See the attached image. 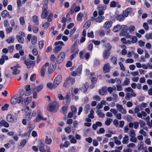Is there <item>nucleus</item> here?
I'll return each mask as SVG.
<instances>
[{
    "label": "nucleus",
    "instance_id": "1",
    "mask_svg": "<svg viewBox=\"0 0 152 152\" xmlns=\"http://www.w3.org/2000/svg\"><path fill=\"white\" fill-rule=\"evenodd\" d=\"M23 94H20L19 95L15 94L10 99L11 104L13 105H15L17 103L20 104L23 101Z\"/></svg>",
    "mask_w": 152,
    "mask_h": 152
},
{
    "label": "nucleus",
    "instance_id": "2",
    "mask_svg": "<svg viewBox=\"0 0 152 152\" xmlns=\"http://www.w3.org/2000/svg\"><path fill=\"white\" fill-rule=\"evenodd\" d=\"M58 108V103L54 101L50 103L47 108L48 111L50 112H54Z\"/></svg>",
    "mask_w": 152,
    "mask_h": 152
},
{
    "label": "nucleus",
    "instance_id": "3",
    "mask_svg": "<svg viewBox=\"0 0 152 152\" xmlns=\"http://www.w3.org/2000/svg\"><path fill=\"white\" fill-rule=\"evenodd\" d=\"M140 110L139 106H137L134 109V113L137 114V116L139 118L144 119L142 117H146L147 115L146 113L144 111H142L141 112H139Z\"/></svg>",
    "mask_w": 152,
    "mask_h": 152
},
{
    "label": "nucleus",
    "instance_id": "4",
    "mask_svg": "<svg viewBox=\"0 0 152 152\" xmlns=\"http://www.w3.org/2000/svg\"><path fill=\"white\" fill-rule=\"evenodd\" d=\"M66 56L65 53L64 52H60L57 56L56 59V63L58 64H59L62 62Z\"/></svg>",
    "mask_w": 152,
    "mask_h": 152
},
{
    "label": "nucleus",
    "instance_id": "5",
    "mask_svg": "<svg viewBox=\"0 0 152 152\" xmlns=\"http://www.w3.org/2000/svg\"><path fill=\"white\" fill-rule=\"evenodd\" d=\"M7 121L9 122L15 123L17 121V118L13 115L9 114L7 115L6 117Z\"/></svg>",
    "mask_w": 152,
    "mask_h": 152
},
{
    "label": "nucleus",
    "instance_id": "6",
    "mask_svg": "<svg viewBox=\"0 0 152 152\" xmlns=\"http://www.w3.org/2000/svg\"><path fill=\"white\" fill-rule=\"evenodd\" d=\"M105 19V17L103 16H99L95 18L94 17H91V20L92 21L95 20L97 23H101L103 22Z\"/></svg>",
    "mask_w": 152,
    "mask_h": 152
},
{
    "label": "nucleus",
    "instance_id": "7",
    "mask_svg": "<svg viewBox=\"0 0 152 152\" xmlns=\"http://www.w3.org/2000/svg\"><path fill=\"white\" fill-rule=\"evenodd\" d=\"M37 116L34 120V122H39L42 120L43 117L42 115V113L39 109L38 108L37 110Z\"/></svg>",
    "mask_w": 152,
    "mask_h": 152
},
{
    "label": "nucleus",
    "instance_id": "8",
    "mask_svg": "<svg viewBox=\"0 0 152 152\" xmlns=\"http://www.w3.org/2000/svg\"><path fill=\"white\" fill-rule=\"evenodd\" d=\"M124 91L126 93L130 92V94L132 97H135L136 96V94L134 92L133 89L130 87L125 88Z\"/></svg>",
    "mask_w": 152,
    "mask_h": 152
},
{
    "label": "nucleus",
    "instance_id": "9",
    "mask_svg": "<svg viewBox=\"0 0 152 152\" xmlns=\"http://www.w3.org/2000/svg\"><path fill=\"white\" fill-rule=\"evenodd\" d=\"M62 79V76L61 75H57L55 78L54 83L55 86H57L61 83Z\"/></svg>",
    "mask_w": 152,
    "mask_h": 152
},
{
    "label": "nucleus",
    "instance_id": "10",
    "mask_svg": "<svg viewBox=\"0 0 152 152\" xmlns=\"http://www.w3.org/2000/svg\"><path fill=\"white\" fill-rule=\"evenodd\" d=\"M117 110L123 114H126V109L124 108L122 105L117 104H116Z\"/></svg>",
    "mask_w": 152,
    "mask_h": 152
},
{
    "label": "nucleus",
    "instance_id": "11",
    "mask_svg": "<svg viewBox=\"0 0 152 152\" xmlns=\"http://www.w3.org/2000/svg\"><path fill=\"white\" fill-rule=\"evenodd\" d=\"M49 65V63L48 62H46L42 66L41 69V72L42 77H44L45 76L46 67Z\"/></svg>",
    "mask_w": 152,
    "mask_h": 152
},
{
    "label": "nucleus",
    "instance_id": "12",
    "mask_svg": "<svg viewBox=\"0 0 152 152\" xmlns=\"http://www.w3.org/2000/svg\"><path fill=\"white\" fill-rule=\"evenodd\" d=\"M121 27L122 31L120 34V36L121 37L125 36L126 32L128 29L127 27L125 25H123Z\"/></svg>",
    "mask_w": 152,
    "mask_h": 152
},
{
    "label": "nucleus",
    "instance_id": "13",
    "mask_svg": "<svg viewBox=\"0 0 152 152\" xmlns=\"http://www.w3.org/2000/svg\"><path fill=\"white\" fill-rule=\"evenodd\" d=\"M39 145H38V147H39V149L41 152H45V151L44 150V148L45 147V145L44 143L41 140H39Z\"/></svg>",
    "mask_w": 152,
    "mask_h": 152
},
{
    "label": "nucleus",
    "instance_id": "14",
    "mask_svg": "<svg viewBox=\"0 0 152 152\" xmlns=\"http://www.w3.org/2000/svg\"><path fill=\"white\" fill-rule=\"evenodd\" d=\"M25 91L24 92V95L26 96H28L31 94V90L30 86L29 85L26 86L25 88Z\"/></svg>",
    "mask_w": 152,
    "mask_h": 152
},
{
    "label": "nucleus",
    "instance_id": "15",
    "mask_svg": "<svg viewBox=\"0 0 152 152\" xmlns=\"http://www.w3.org/2000/svg\"><path fill=\"white\" fill-rule=\"evenodd\" d=\"M132 12V9L131 8L126 9L123 12V15L124 17H127L129 14H131Z\"/></svg>",
    "mask_w": 152,
    "mask_h": 152
},
{
    "label": "nucleus",
    "instance_id": "16",
    "mask_svg": "<svg viewBox=\"0 0 152 152\" xmlns=\"http://www.w3.org/2000/svg\"><path fill=\"white\" fill-rule=\"evenodd\" d=\"M71 51L72 53L77 54L79 52V50L77 48V44L75 43L73 45L71 48Z\"/></svg>",
    "mask_w": 152,
    "mask_h": 152
},
{
    "label": "nucleus",
    "instance_id": "17",
    "mask_svg": "<svg viewBox=\"0 0 152 152\" xmlns=\"http://www.w3.org/2000/svg\"><path fill=\"white\" fill-rule=\"evenodd\" d=\"M112 22L111 21H106L103 25V27L105 29H108L111 27Z\"/></svg>",
    "mask_w": 152,
    "mask_h": 152
},
{
    "label": "nucleus",
    "instance_id": "18",
    "mask_svg": "<svg viewBox=\"0 0 152 152\" xmlns=\"http://www.w3.org/2000/svg\"><path fill=\"white\" fill-rule=\"evenodd\" d=\"M1 15L3 18H5L7 17L10 18L9 13L6 10H4L1 13Z\"/></svg>",
    "mask_w": 152,
    "mask_h": 152
},
{
    "label": "nucleus",
    "instance_id": "19",
    "mask_svg": "<svg viewBox=\"0 0 152 152\" xmlns=\"http://www.w3.org/2000/svg\"><path fill=\"white\" fill-rule=\"evenodd\" d=\"M19 67L20 66L18 64H17V66H15L14 67H11V69H12L13 68L12 72V74H13L16 75L19 73L20 71L17 69L18 67L19 68Z\"/></svg>",
    "mask_w": 152,
    "mask_h": 152
},
{
    "label": "nucleus",
    "instance_id": "20",
    "mask_svg": "<svg viewBox=\"0 0 152 152\" xmlns=\"http://www.w3.org/2000/svg\"><path fill=\"white\" fill-rule=\"evenodd\" d=\"M99 94L102 95H105L107 94V91L106 87H103L99 91Z\"/></svg>",
    "mask_w": 152,
    "mask_h": 152
},
{
    "label": "nucleus",
    "instance_id": "21",
    "mask_svg": "<svg viewBox=\"0 0 152 152\" xmlns=\"http://www.w3.org/2000/svg\"><path fill=\"white\" fill-rule=\"evenodd\" d=\"M110 66L109 63L105 64L103 68V70L105 73L108 72L110 70Z\"/></svg>",
    "mask_w": 152,
    "mask_h": 152
},
{
    "label": "nucleus",
    "instance_id": "22",
    "mask_svg": "<svg viewBox=\"0 0 152 152\" xmlns=\"http://www.w3.org/2000/svg\"><path fill=\"white\" fill-rule=\"evenodd\" d=\"M31 112L30 111H26L25 118L27 120H29L32 118Z\"/></svg>",
    "mask_w": 152,
    "mask_h": 152
},
{
    "label": "nucleus",
    "instance_id": "23",
    "mask_svg": "<svg viewBox=\"0 0 152 152\" xmlns=\"http://www.w3.org/2000/svg\"><path fill=\"white\" fill-rule=\"evenodd\" d=\"M78 91V89L77 88H71L69 90V94H71L72 95H74V94H76L77 93Z\"/></svg>",
    "mask_w": 152,
    "mask_h": 152
},
{
    "label": "nucleus",
    "instance_id": "24",
    "mask_svg": "<svg viewBox=\"0 0 152 152\" xmlns=\"http://www.w3.org/2000/svg\"><path fill=\"white\" fill-rule=\"evenodd\" d=\"M32 21L35 25H38L39 24V20L38 18V16L36 15H34L32 17Z\"/></svg>",
    "mask_w": 152,
    "mask_h": 152
},
{
    "label": "nucleus",
    "instance_id": "25",
    "mask_svg": "<svg viewBox=\"0 0 152 152\" xmlns=\"http://www.w3.org/2000/svg\"><path fill=\"white\" fill-rule=\"evenodd\" d=\"M129 137L128 135L125 134L123 139L122 143L124 144H127L129 143Z\"/></svg>",
    "mask_w": 152,
    "mask_h": 152
},
{
    "label": "nucleus",
    "instance_id": "26",
    "mask_svg": "<svg viewBox=\"0 0 152 152\" xmlns=\"http://www.w3.org/2000/svg\"><path fill=\"white\" fill-rule=\"evenodd\" d=\"M63 102L66 105H68L70 102V98L69 96L67 95L64 99Z\"/></svg>",
    "mask_w": 152,
    "mask_h": 152
},
{
    "label": "nucleus",
    "instance_id": "27",
    "mask_svg": "<svg viewBox=\"0 0 152 152\" xmlns=\"http://www.w3.org/2000/svg\"><path fill=\"white\" fill-rule=\"evenodd\" d=\"M43 85L40 84L37 87H32L31 88L33 91H35L36 89L37 91L39 92L42 90L43 88Z\"/></svg>",
    "mask_w": 152,
    "mask_h": 152
},
{
    "label": "nucleus",
    "instance_id": "28",
    "mask_svg": "<svg viewBox=\"0 0 152 152\" xmlns=\"http://www.w3.org/2000/svg\"><path fill=\"white\" fill-rule=\"evenodd\" d=\"M109 51L107 50H106L104 51L103 56L104 58L107 59L108 58L110 54Z\"/></svg>",
    "mask_w": 152,
    "mask_h": 152
},
{
    "label": "nucleus",
    "instance_id": "29",
    "mask_svg": "<svg viewBox=\"0 0 152 152\" xmlns=\"http://www.w3.org/2000/svg\"><path fill=\"white\" fill-rule=\"evenodd\" d=\"M68 138L69 140H70V141L71 143L75 144L76 143L77 140L75 139L74 136L72 135H69Z\"/></svg>",
    "mask_w": 152,
    "mask_h": 152
},
{
    "label": "nucleus",
    "instance_id": "30",
    "mask_svg": "<svg viewBox=\"0 0 152 152\" xmlns=\"http://www.w3.org/2000/svg\"><path fill=\"white\" fill-rule=\"evenodd\" d=\"M62 48V47L60 45H59L55 47L53 50V51L55 53H57L60 51Z\"/></svg>",
    "mask_w": 152,
    "mask_h": 152
},
{
    "label": "nucleus",
    "instance_id": "31",
    "mask_svg": "<svg viewBox=\"0 0 152 152\" xmlns=\"http://www.w3.org/2000/svg\"><path fill=\"white\" fill-rule=\"evenodd\" d=\"M47 86L48 88L51 90L55 89L57 87L55 85L54 83L53 84L50 83H48L47 85Z\"/></svg>",
    "mask_w": 152,
    "mask_h": 152
},
{
    "label": "nucleus",
    "instance_id": "32",
    "mask_svg": "<svg viewBox=\"0 0 152 152\" xmlns=\"http://www.w3.org/2000/svg\"><path fill=\"white\" fill-rule=\"evenodd\" d=\"M0 126H3L6 127H8L9 126V124L4 120H1L0 122Z\"/></svg>",
    "mask_w": 152,
    "mask_h": 152
},
{
    "label": "nucleus",
    "instance_id": "33",
    "mask_svg": "<svg viewBox=\"0 0 152 152\" xmlns=\"http://www.w3.org/2000/svg\"><path fill=\"white\" fill-rule=\"evenodd\" d=\"M91 25V20H88L84 25L83 28L84 29H88Z\"/></svg>",
    "mask_w": 152,
    "mask_h": 152
},
{
    "label": "nucleus",
    "instance_id": "34",
    "mask_svg": "<svg viewBox=\"0 0 152 152\" xmlns=\"http://www.w3.org/2000/svg\"><path fill=\"white\" fill-rule=\"evenodd\" d=\"M16 38L20 43H24V41L23 37L18 35L16 36Z\"/></svg>",
    "mask_w": 152,
    "mask_h": 152
},
{
    "label": "nucleus",
    "instance_id": "35",
    "mask_svg": "<svg viewBox=\"0 0 152 152\" xmlns=\"http://www.w3.org/2000/svg\"><path fill=\"white\" fill-rule=\"evenodd\" d=\"M94 73H92L90 74V76H89L91 78V81L93 83H95L96 82L97 79V78L96 77H92V76H94Z\"/></svg>",
    "mask_w": 152,
    "mask_h": 152
},
{
    "label": "nucleus",
    "instance_id": "36",
    "mask_svg": "<svg viewBox=\"0 0 152 152\" xmlns=\"http://www.w3.org/2000/svg\"><path fill=\"white\" fill-rule=\"evenodd\" d=\"M121 26L120 25H117L114 27L113 29V31L114 32H116L119 31L121 29Z\"/></svg>",
    "mask_w": 152,
    "mask_h": 152
},
{
    "label": "nucleus",
    "instance_id": "37",
    "mask_svg": "<svg viewBox=\"0 0 152 152\" xmlns=\"http://www.w3.org/2000/svg\"><path fill=\"white\" fill-rule=\"evenodd\" d=\"M88 87V86L87 83H86L83 86L80 88V90L81 91L83 92L84 93L87 90V88Z\"/></svg>",
    "mask_w": 152,
    "mask_h": 152
},
{
    "label": "nucleus",
    "instance_id": "38",
    "mask_svg": "<svg viewBox=\"0 0 152 152\" xmlns=\"http://www.w3.org/2000/svg\"><path fill=\"white\" fill-rule=\"evenodd\" d=\"M96 113L98 115V116L100 117L103 118L104 117V113L101 112V110L97 109V110Z\"/></svg>",
    "mask_w": 152,
    "mask_h": 152
},
{
    "label": "nucleus",
    "instance_id": "39",
    "mask_svg": "<svg viewBox=\"0 0 152 152\" xmlns=\"http://www.w3.org/2000/svg\"><path fill=\"white\" fill-rule=\"evenodd\" d=\"M82 66L80 65L78 67L77 71V76H80L81 73Z\"/></svg>",
    "mask_w": 152,
    "mask_h": 152
},
{
    "label": "nucleus",
    "instance_id": "40",
    "mask_svg": "<svg viewBox=\"0 0 152 152\" xmlns=\"http://www.w3.org/2000/svg\"><path fill=\"white\" fill-rule=\"evenodd\" d=\"M56 59V56H55V55L53 54L51 56H50V60L52 61V63L53 62L55 63L54 65L53 64H52V66L53 67L54 66L55 67L56 66V64L55 63V60Z\"/></svg>",
    "mask_w": 152,
    "mask_h": 152
},
{
    "label": "nucleus",
    "instance_id": "41",
    "mask_svg": "<svg viewBox=\"0 0 152 152\" xmlns=\"http://www.w3.org/2000/svg\"><path fill=\"white\" fill-rule=\"evenodd\" d=\"M52 141V139L48 137V136H46L45 138V142L48 145L50 144Z\"/></svg>",
    "mask_w": 152,
    "mask_h": 152
},
{
    "label": "nucleus",
    "instance_id": "42",
    "mask_svg": "<svg viewBox=\"0 0 152 152\" xmlns=\"http://www.w3.org/2000/svg\"><path fill=\"white\" fill-rule=\"evenodd\" d=\"M130 83V79L126 78L125 80L122 83V85L124 86H127Z\"/></svg>",
    "mask_w": 152,
    "mask_h": 152
},
{
    "label": "nucleus",
    "instance_id": "43",
    "mask_svg": "<svg viewBox=\"0 0 152 152\" xmlns=\"http://www.w3.org/2000/svg\"><path fill=\"white\" fill-rule=\"evenodd\" d=\"M48 14L47 11L42 10V14L41 16V18L42 19L45 18Z\"/></svg>",
    "mask_w": 152,
    "mask_h": 152
},
{
    "label": "nucleus",
    "instance_id": "44",
    "mask_svg": "<svg viewBox=\"0 0 152 152\" xmlns=\"http://www.w3.org/2000/svg\"><path fill=\"white\" fill-rule=\"evenodd\" d=\"M32 101V98L29 97L26 98L24 100V102L26 104H28Z\"/></svg>",
    "mask_w": 152,
    "mask_h": 152
},
{
    "label": "nucleus",
    "instance_id": "45",
    "mask_svg": "<svg viewBox=\"0 0 152 152\" xmlns=\"http://www.w3.org/2000/svg\"><path fill=\"white\" fill-rule=\"evenodd\" d=\"M113 87L114 88H112L111 87H108L107 88V91L109 94H112V92H113V90H115L116 89V88L115 87V86H113Z\"/></svg>",
    "mask_w": 152,
    "mask_h": 152
},
{
    "label": "nucleus",
    "instance_id": "46",
    "mask_svg": "<svg viewBox=\"0 0 152 152\" xmlns=\"http://www.w3.org/2000/svg\"><path fill=\"white\" fill-rule=\"evenodd\" d=\"M24 63L27 66L28 68H29L30 67L31 61L27 60L25 61Z\"/></svg>",
    "mask_w": 152,
    "mask_h": 152
},
{
    "label": "nucleus",
    "instance_id": "47",
    "mask_svg": "<svg viewBox=\"0 0 152 152\" xmlns=\"http://www.w3.org/2000/svg\"><path fill=\"white\" fill-rule=\"evenodd\" d=\"M7 41L9 43H13L14 41V38L12 37H10L7 39Z\"/></svg>",
    "mask_w": 152,
    "mask_h": 152
},
{
    "label": "nucleus",
    "instance_id": "48",
    "mask_svg": "<svg viewBox=\"0 0 152 152\" xmlns=\"http://www.w3.org/2000/svg\"><path fill=\"white\" fill-rule=\"evenodd\" d=\"M115 18L117 20L119 21H121L123 20L124 19V16L123 15H118L115 17Z\"/></svg>",
    "mask_w": 152,
    "mask_h": 152
},
{
    "label": "nucleus",
    "instance_id": "49",
    "mask_svg": "<svg viewBox=\"0 0 152 152\" xmlns=\"http://www.w3.org/2000/svg\"><path fill=\"white\" fill-rule=\"evenodd\" d=\"M90 106L89 104H87L86 105L84 109L85 113H88L90 109Z\"/></svg>",
    "mask_w": 152,
    "mask_h": 152
},
{
    "label": "nucleus",
    "instance_id": "50",
    "mask_svg": "<svg viewBox=\"0 0 152 152\" xmlns=\"http://www.w3.org/2000/svg\"><path fill=\"white\" fill-rule=\"evenodd\" d=\"M83 16V14L81 13H79L77 16V19L78 21H80L82 20V17Z\"/></svg>",
    "mask_w": 152,
    "mask_h": 152
},
{
    "label": "nucleus",
    "instance_id": "51",
    "mask_svg": "<svg viewBox=\"0 0 152 152\" xmlns=\"http://www.w3.org/2000/svg\"><path fill=\"white\" fill-rule=\"evenodd\" d=\"M31 42L32 44L33 45L37 43V39L36 36H33L32 37L31 39Z\"/></svg>",
    "mask_w": 152,
    "mask_h": 152
},
{
    "label": "nucleus",
    "instance_id": "52",
    "mask_svg": "<svg viewBox=\"0 0 152 152\" xmlns=\"http://www.w3.org/2000/svg\"><path fill=\"white\" fill-rule=\"evenodd\" d=\"M19 21L21 25L22 26L24 25L25 23V22L24 20V18L23 17H21L20 18Z\"/></svg>",
    "mask_w": 152,
    "mask_h": 152
},
{
    "label": "nucleus",
    "instance_id": "53",
    "mask_svg": "<svg viewBox=\"0 0 152 152\" xmlns=\"http://www.w3.org/2000/svg\"><path fill=\"white\" fill-rule=\"evenodd\" d=\"M130 37L131 38V39L132 42V43H134L137 42V38L136 37L132 36H131Z\"/></svg>",
    "mask_w": 152,
    "mask_h": 152
},
{
    "label": "nucleus",
    "instance_id": "54",
    "mask_svg": "<svg viewBox=\"0 0 152 152\" xmlns=\"http://www.w3.org/2000/svg\"><path fill=\"white\" fill-rule=\"evenodd\" d=\"M112 121V119L110 118H107L105 121V124L107 126H109Z\"/></svg>",
    "mask_w": 152,
    "mask_h": 152
},
{
    "label": "nucleus",
    "instance_id": "55",
    "mask_svg": "<svg viewBox=\"0 0 152 152\" xmlns=\"http://www.w3.org/2000/svg\"><path fill=\"white\" fill-rule=\"evenodd\" d=\"M126 93L125 96V99L127 100H129L132 98L130 94V93H129V92H128V93Z\"/></svg>",
    "mask_w": 152,
    "mask_h": 152
},
{
    "label": "nucleus",
    "instance_id": "56",
    "mask_svg": "<svg viewBox=\"0 0 152 152\" xmlns=\"http://www.w3.org/2000/svg\"><path fill=\"white\" fill-rule=\"evenodd\" d=\"M94 110H91L90 111V114L88 116V117L91 119L94 118Z\"/></svg>",
    "mask_w": 152,
    "mask_h": 152
},
{
    "label": "nucleus",
    "instance_id": "57",
    "mask_svg": "<svg viewBox=\"0 0 152 152\" xmlns=\"http://www.w3.org/2000/svg\"><path fill=\"white\" fill-rule=\"evenodd\" d=\"M116 90L118 91H121L123 90L122 86L120 84H116Z\"/></svg>",
    "mask_w": 152,
    "mask_h": 152
},
{
    "label": "nucleus",
    "instance_id": "58",
    "mask_svg": "<svg viewBox=\"0 0 152 152\" xmlns=\"http://www.w3.org/2000/svg\"><path fill=\"white\" fill-rule=\"evenodd\" d=\"M76 4H73L71 8V13L72 14L74 12H75V7Z\"/></svg>",
    "mask_w": 152,
    "mask_h": 152
},
{
    "label": "nucleus",
    "instance_id": "59",
    "mask_svg": "<svg viewBox=\"0 0 152 152\" xmlns=\"http://www.w3.org/2000/svg\"><path fill=\"white\" fill-rule=\"evenodd\" d=\"M50 25V23L48 22H46L43 24L42 27L44 29H47Z\"/></svg>",
    "mask_w": 152,
    "mask_h": 152
},
{
    "label": "nucleus",
    "instance_id": "60",
    "mask_svg": "<svg viewBox=\"0 0 152 152\" xmlns=\"http://www.w3.org/2000/svg\"><path fill=\"white\" fill-rule=\"evenodd\" d=\"M136 134L134 130L133 129H130L129 130V135L130 137L135 136Z\"/></svg>",
    "mask_w": 152,
    "mask_h": 152
},
{
    "label": "nucleus",
    "instance_id": "61",
    "mask_svg": "<svg viewBox=\"0 0 152 152\" xmlns=\"http://www.w3.org/2000/svg\"><path fill=\"white\" fill-rule=\"evenodd\" d=\"M9 107V104H5L4 106L1 107V110L3 111L7 110Z\"/></svg>",
    "mask_w": 152,
    "mask_h": 152
},
{
    "label": "nucleus",
    "instance_id": "62",
    "mask_svg": "<svg viewBox=\"0 0 152 152\" xmlns=\"http://www.w3.org/2000/svg\"><path fill=\"white\" fill-rule=\"evenodd\" d=\"M33 30L34 33H37L38 31V26L34 25L33 27Z\"/></svg>",
    "mask_w": 152,
    "mask_h": 152
},
{
    "label": "nucleus",
    "instance_id": "63",
    "mask_svg": "<svg viewBox=\"0 0 152 152\" xmlns=\"http://www.w3.org/2000/svg\"><path fill=\"white\" fill-rule=\"evenodd\" d=\"M119 65L121 69L123 71H124L125 70V67L123 64L121 62H119Z\"/></svg>",
    "mask_w": 152,
    "mask_h": 152
},
{
    "label": "nucleus",
    "instance_id": "64",
    "mask_svg": "<svg viewBox=\"0 0 152 152\" xmlns=\"http://www.w3.org/2000/svg\"><path fill=\"white\" fill-rule=\"evenodd\" d=\"M145 37L148 39H152V33L146 34L145 36Z\"/></svg>",
    "mask_w": 152,
    "mask_h": 152
}]
</instances>
